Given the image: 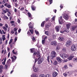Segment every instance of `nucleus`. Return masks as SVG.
Segmentation results:
<instances>
[{"label": "nucleus", "mask_w": 77, "mask_h": 77, "mask_svg": "<svg viewBox=\"0 0 77 77\" xmlns=\"http://www.w3.org/2000/svg\"><path fill=\"white\" fill-rule=\"evenodd\" d=\"M47 60L48 62H50V56H48L47 57Z\"/></svg>", "instance_id": "58836bf2"}, {"label": "nucleus", "mask_w": 77, "mask_h": 77, "mask_svg": "<svg viewBox=\"0 0 77 77\" xmlns=\"http://www.w3.org/2000/svg\"><path fill=\"white\" fill-rule=\"evenodd\" d=\"M63 75H64V77H67V73H63Z\"/></svg>", "instance_id": "a19ab883"}, {"label": "nucleus", "mask_w": 77, "mask_h": 77, "mask_svg": "<svg viewBox=\"0 0 77 77\" xmlns=\"http://www.w3.org/2000/svg\"><path fill=\"white\" fill-rule=\"evenodd\" d=\"M52 75L54 77H56V76L57 75V73L56 72H54L53 73Z\"/></svg>", "instance_id": "6ab92c4d"}, {"label": "nucleus", "mask_w": 77, "mask_h": 77, "mask_svg": "<svg viewBox=\"0 0 77 77\" xmlns=\"http://www.w3.org/2000/svg\"><path fill=\"white\" fill-rule=\"evenodd\" d=\"M31 50V53H33V52H35V49L34 48H32L30 49Z\"/></svg>", "instance_id": "c85d7f7f"}, {"label": "nucleus", "mask_w": 77, "mask_h": 77, "mask_svg": "<svg viewBox=\"0 0 77 77\" xmlns=\"http://www.w3.org/2000/svg\"><path fill=\"white\" fill-rule=\"evenodd\" d=\"M12 41H13V39H11L9 42V44L10 45L11 48H14V45H13V44H14V45H15V43H14V42H12V44H11V43H12Z\"/></svg>", "instance_id": "20e7f679"}, {"label": "nucleus", "mask_w": 77, "mask_h": 77, "mask_svg": "<svg viewBox=\"0 0 77 77\" xmlns=\"http://www.w3.org/2000/svg\"><path fill=\"white\" fill-rule=\"evenodd\" d=\"M56 55V52L55 51H53L52 52L51 54V59H53V57H55Z\"/></svg>", "instance_id": "7ed1b4c3"}, {"label": "nucleus", "mask_w": 77, "mask_h": 77, "mask_svg": "<svg viewBox=\"0 0 77 77\" xmlns=\"http://www.w3.org/2000/svg\"><path fill=\"white\" fill-rule=\"evenodd\" d=\"M17 30H18V29L15 28L14 29V32H17Z\"/></svg>", "instance_id": "49530a36"}, {"label": "nucleus", "mask_w": 77, "mask_h": 77, "mask_svg": "<svg viewBox=\"0 0 77 77\" xmlns=\"http://www.w3.org/2000/svg\"><path fill=\"white\" fill-rule=\"evenodd\" d=\"M51 45L55 46L56 45H57V43H56V41H52L51 43Z\"/></svg>", "instance_id": "9b49d317"}, {"label": "nucleus", "mask_w": 77, "mask_h": 77, "mask_svg": "<svg viewBox=\"0 0 77 77\" xmlns=\"http://www.w3.org/2000/svg\"><path fill=\"white\" fill-rule=\"evenodd\" d=\"M34 54V59H35V55H36L37 57H39L40 56H41V54L40 53L38 52V53H34L33 54Z\"/></svg>", "instance_id": "9d476101"}, {"label": "nucleus", "mask_w": 77, "mask_h": 77, "mask_svg": "<svg viewBox=\"0 0 77 77\" xmlns=\"http://www.w3.org/2000/svg\"><path fill=\"white\" fill-rule=\"evenodd\" d=\"M71 44V41H67L66 44V47H69V46Z\"/></svg>", "instance_id": "1a4fd4ad"}, {"label": "nucleus", "mask_w": 77, "mask_h": 77, "mask_svg": "<svg viewBox=\"0 0 77 77\" xmlns=\"http://www.w3.org/2000/svg\"><path fill=\"white\" fill-rule=\"evenodd\" d=\"M28 26L29 27V29H33V25L32 24V23L30 22L28 24Z\"/></svg>", "instance_id": "f8f14e48"}, {"label": "nucleus", "mask_w": 77, "mask_h": 77, "mask_svg": "<svg viewBox=\"0 0 77 77\" xmlns=\"http://www.w3.org/2000/svg\"><path fill=\"white\" fill-rule=\"evenodd\" d=\"M28 15L29 18H30V19H33V18H32V17H31V14L30 13H28Z\"/></svg>", "instance_id": "4be33fe9"}, {"label": "nucleus", "mask_w": 77, "mask_h": 77, "mask_svg": "<svg viewBox=\"0 0 77 77\" xmlns=\"http://www.w3.org/2000/svg\"><path fill=\"white\" fill-rule=\"evenodd\" d=\"M3 29L4 30L5 32L7 31V28H6L5 26H3Z\"/></svg>", "instance_id": "2f4dec72"}, {"label": "nucleus", "mask_w": 77, "mask_h": 77, "mask_svg": "<svg viewBox=\"0 0 77 77\" xmlns=\"http://www.w3.org/2000/svg\"><path fill=\"white\" fill-rule=\"evenodd\" d=\"M53 38L54 39L55 38H56V35H52Z\"/></svg>", "instance_id": "c9c22d12"}, {"label": "nucleus", "mask_w": 77, "mask_h": 77, "mask_svg": "<svg viewBox=\"0 0 77 77\" xmlns=\"http://www.w3.org/2000/svg\"><path fill=\"white\" fill-rule=\"evenodd\" d=\"M50 2V5H51L52 3H53V0H49Z\"/></svg>", "instance_id": "3c124183"}, {"label": "nucleus", "mask_w": 77, "mask_h": 77, "mask_svg": "<svg viewBox=\"0 0 77 77\" xmlns=\"http://www.w3.org/2000/svg\"><path fill=\"white\" fill-rule=\"evenodd\" d=\"M4 17L5 18H6V20H8V19H9V18H8V17L6 16H4Z\"/></svg>", "instance_id": "13d9d810"}, {"label": "nucleus", "mask_w": 77, "mask_h": 77, "mask_svg": "<svg viewBox=\"0 0 77 77\" xmlns=\"http://www.w3.org/2000/svg\"><path fill=\"white\" fill-rule=\"evenodd\" d=\"M60 56L62 57L63 59H65L68 57V55L65 53L60 54Z\"/></svg>", "instance_id": "f03ea898"}, {"label": "nucleus", "mask_w": 77, "mask_h": 77, "mask_svg": "<svg viewBox=\"0 0 77 77\" xmlns=\"http://www.w3.org/2000/svg\"><path fill=\"white\" fill-rule=\"evenodd\" d=\"M29 31L31 32V34H33V29H30Z\"/></svg>", "instance_id": "ea45409f"}, {"label": "nucleus", "mask_w": 77, "mask_h": 77, "mask_svg": "<svg viewBox=\"0 0 77 77\" xmlns=\"http://www.w3.org/2000/svg\"><path fill=\"white\" fill-rule=\"evenodd\" d=\"M12 53H13V54H17V53L16 52H14V50H13L12 51Z\"/></svg>", "instance_id": "8fccbe9b"}, {"label": "nucleus", "mask_w": 77, "mask_h": 77, "mask_svg": "<svg viewBox=\"0 0 77 77\" xmlns=\"http://www.w3.org/2000/svg\"><path fill=\"white\" fill-rule=\"evenodd\" d=\"M56 59L57 60V61L59 62V63H61L62 62V60L60 59L59 57H57Z\"/></svg>", "instance_id": "4468645a"}, {"label": "nucleus", "mask_w": 77, "mask_h": 77, "mask_svg": "<svg viewBox=\"0 0 77 77\" xmlns=\"http://www.w3.org/2000/svg\"><path fill=\"white\" fill-rule=\"evenodd\" d=\"M55 30L57 32H59L60 30V27L58 26H57L55 27Z\"/></svg>", "instance_id": "ddd939ff"}, {"label": "nucleus", "mask_w": 77, "mask_h": 77, "mask_svg": "<svg viewBox=\"0 0 77 77\" xmlns=\"http://www.w3.org/2000/svg\"><path fill=\"white\" fill-rule=\"evenodd\" d=\"M66 27L67 29H69L70 26H71V23H69L66 25Z\"/></svg>", "instance_id": "412c9836"}, {"label": "nucleus", "mask_w": 77, "mask_h": 77, "mask_svg": "<svg viewBox=\"0 0 77 77\" xmlns=\"http://www.w3.org/2000/svg\"><path fill=\"white\" fill-rule=\"evenodd\" d=\"M76 27H77V26H72L71 27V30L72 31H74V30H75V29H76Z\"/></svg>", "instance_id": "dca6fc26"}, {"label": "nucleus", "mask_w": 77, "mask_h": 77, "mask_svg": "<svg viewBox=\"0 0 77 77\" xmlns=\"http://www.w3.org/2000/svg\"><path fill=\"white\" fill-rule=\"evenodd\" d=\"M53 64L54 65H57V62L56 61H55L53 63Z\"/></svg>", "instance_id": "72a5a7b5"}, {"label": "nucleus", "mask_w": 77, "mask_h": 77, "mask_svg": "<svg viewBox=\"0 0 77 77\" xmlns=\"http://www.w3.org/2000/svg\"><path fill=\"white\" fill-rule=\"evenodd\" d=\"M55 18H56V16H54L52 18V20L53 21H54V20L55 19Z\"/></svg>", "instance_id": "37998d69"}, {"label": "nucleus", "mask_w": 77, "mask_h": 77, "mask_svg": "<svg viewBox=\"0 0 77 77\" xmlns=\"http://www.w3.org/2000/svg\"><path fill=\"white\" fill-rule=\"evenodd\" d=\"M19 9H20V11H22L24 10V7H23L22 6H20L19 8Z\"/></svg>", "instance_id": "b1692460"}, {"label": "nucleus", "mask_w": 77, "mask_h": 77, "mask_svg": "<svg viewBox=\"0 0 77 77\" xmlns=\"http://www.w3.org/2000/svg\"><path fill=\"white\" fill-rule=\"evenodd\" d=\"M14 58H13V57H11V59H12V62H14L15 61V59H17V57H16V56H14Z\"/></svg>", "instance_id": "aec40b11"}, {"label": "nucleus", "mask_w": 77, "mask_h": 77, "mask_svg": "<svg viewBox=\"0 0 77 77\" xmlns=\"http://www.w3.org/2000/svg\"><path fill=\"white\" fill-rule=\"evenodd\" d=\"M71 50L73 51H75L77 50V48L74 45H72L71 47Z\"/></svg>", "instance_id": "423d86ee"}, {"label": "nucleus", "mask_w": 77, "mask_h": 77, "mask_svg": "<svg viewBox=\"0 0 77 77\" xmlns=\"http://www.w3.org/2000/svg\"><path fill=\"white\" fill-rule=\"evenodd\" d=\"M39 57L38 59L35 58V63L37 61H38V64H39V65H40V64H41V63H42V62L43 61V60H44V58H43V57H42L41 58H40Z\"/></svg>", "instance_id": "f257e3e1"}, {"label": "nucleus", "mask_w": 77, "mask_h": 77, "mask_svg": "<svg viewBox=\"0 0 77 77\" xmlns=\"http://www.w3.org/2000/svg\"><path fill=\"white\" fill-rule=\"evenodd\" d=\"M73 60L74 62H76L77 61V58H75L73 59Z\"/></svg>", "instance_id": "7c9ffc66"}, {"label": "nucleus", "mask_w": 77, "mask_h": 77, "mask_svg": "<svg viewBox=\"0 0 77 77\" xmlns=\"http://www.w3.org/2000/svg\"><path fill=\"white\" fill-rule=\"evenodd\" d=\"M17 37L15 38L14 39V43H15V42L17 41Z\"/></svg>", "instance_id": "de8ad7c7"}, {"label": "nucleus", "mask_w": 77, "mask_h": 77, "mask_svg": "<svg viewBox=\"0 0 77 77\" xmlns=\"http://www.w3.org/2000/svg\"><path fill=\"white\" fill-rule=\"evenodd\" d=\"M2 38L3 41H4V40L6 39V38H5V35H3Z\"/></svg>", "instance_id": "473e14b6"}, {"label": "nucleus", "mask_w": 77, "mask_h": 77, "mask_svg": "<svg viewBox=\"0 0 77 77\" xmlns=\"http://www.w3.org/2000/svg\"><path fill=\"white\" fill-rule=\"evenodd\" d=\"M45 75L44 74H41L39 75V77H44Z\"/></svg>", "instance_id": "4c0bfd02"}, {"label": "nucleus", "mask_w": 77, "mask_h": 77, "mask_svg": "<svg viewBox=\"0 0 77 77\" xmlns=\"http://www.w3.org/2000/svg\"><path fill=\"white\" fill-rule=\"evenodd\" d=\"M3 12H4V13H6V12H7V11H6V10H3Z\"/></svg>", "instance_id": "e2e57ef3"}, {"label": "nucleus", "mask_w": 77, "mask_h": 77, "mask_svg": "<svg viewBox=\"0 0 77 77\" xmlns=\"http://www.w3.org/2000/svg\"><path fill=\"white\" fill-rule=\"evenodd\" d=\"M11 32L12 34H14V30H11Z\"/></svg>", "instance_id": "774afa93"}, {"label": "nucleus", "mask_w": 77, "mask_h": 77, "mask_svg": "<svg viewBox=\"0 0 77 77\" xmlns=\"http://www.w3.org/2000/svg\"><path fill=\"white\" fill-rule=\"evenodd\" d=\"M6 3V0H3V1H2V4H4Z\"/></svg>", "instance_id": "5fc2aeb1"}, {"label": "nucleus", "mask_w": 77, "mask_h": 77, "mask_svg": "<svg viewBox=\"0 0 77 77\" xmlns=\"http://www.w3.org/2000/svg\"><path fill=\"white\" fill-rule=\"evenodd\" d=\"M60 49V48L59 47V46H57L56 48V50H59Z\"/></svg>", "instance_id": "e433bc0d"}, {"label": "nucleus", "mask_w": 77, "mask_h": 77, "mask_svg": "<svg viewBox=\"0 0 77 77\" xmlns=\"http://www.w3.org/2000/svg\"><path fill=\"white\" fill-rule=\"evenodd\" d=\"M69 60H68V59L67 60H64V62H68V61Z\"/></svg>", "instance_id": "603ef678"}, {"label": "nucleus", "mask_w": 77, "mask_h": 77, "mask_svg": "<svg viewBox=\"0 0 77 77\" xmlns=\"http://www.w3.org/2000/svg\"><path fill=\"white\" fill-rule=\"evenodd\" d=\"M74 57V55L72 54H71L70 55L69 57L67 58L68 60H70L72 59Z\"/></svg>", "instance_id": "2eb2a0df"}, {"label": "nucleus", "mask_w": 77, "mask_h": 77, "mask_svg": "<svg viewBox=\"0 0 77 77\" xmlns=\"http://www.w3.org/2000/svg\"><path fill=\"white\" fill-rule=\"evenodd\" d=\"M31 77H37V75L36 74H32L31 75Z\"/></svg>", "instance_id": "5701e85b"}, {"label": "nucleus", "mask_w": 77, "mask_h": 77, "mask_svg": "<svg viewBox=\"0 0 77 77\" xmlns=\"http://www.w3.org/2000/svg\"><path fill=\"white\" fill-rule=\"evenodd\" d=\"M48 31H46L45 32V34H46V35H48Z\"/></svg>", "instance_id": "bf43d9fd"}, {"label": "nucleus", "mask_w": 77, "mask_h": 77, "mask_svg": "<svg viewBox=\"0 0 77 77\" xmlns=\"http://www.w3.org/2000/svg\"><path fill=\"white\" fill-rule=\"evenodd\" d=\"M64 68L65 69H67V68H68V67H67V66H66V65H65L64 66Z\"/></svg>", "instance_id": "864d4df0"}, {"label": "nucleus", "mask_w": 77, "mask_h": 77, "mask_svg": "<svg viewBox=\"0 0 77 77\" xmlns=\"http://www.w3.org/2000/svg\"><path fill=\"white\" fill-rule=\"evenodd\" d=\"M48 28H49V26L48 25H47L46 26V29L47 30H48Z\"/></svg>", "instance_id": "09e8293b"}, {"label": "nucleus", "mask_w": 77, "mask_h": 77, "mask_svg": "<svg viewBox=\"0 0 77 77\" xmlns=\"http://www.w3.org/2000/svg\"><path fill=\"white\" fill-rule=\"evenodd\" d=\"M10 54H11V53H10V52H9L8 54V57H9V56H10Z\"/></svg>", "instance_id": "0e129e2a"}, {"label": "nucleus", "mask_w": 77, "mask_h": 77, "mask_svg": "<svg viewBox=\"0 0 77 77\" xmlns=\"http://www.w3.org/2000/svg\"><path fill=\"white\" fill-rule=\"evenodd\" d=\"M10 67V65H8V64H7L6 65H5V69H7L8 67Z\"/></svg>", "instance_id": "bb28decb"}, {"label": "nucleus", "mask_w": 77, "mask_h": 77, "mask_svg": "<svg viewBox=\"0 0 77 77\" xmlns=\"http://www.w3.org/2000/svg\"><path fill=\"white\" fill-rule=\"evenodd\" d=\"M32 39V41H35V37L32 36L31 37Z\"/></svg>", "instance_id": "79ce46f5"}, {"label": "nucleus", "mask_w": 77, "mask_h": 77, "mask_svg": "<svg viewBox=\"0 0 77 77\" xmlns=\"http://www.w3.org/2000/svg\"><path fill=\"white\" fill-rule=\"evenodd\" d=\"M63 51H64V52H65V51H66V49L65 48H63Z\"/></svg>", "instance_id": "4d7b16f0"}, {"label": "nucleus", "mask_w": 77, "mask_h": 77, "mask_svg": "<svg viewBox=\"0 0 77 77\" xmlns=\"http://www.w3.org/2000/svg\"><path fill=\"white\" fill-rule=\"evenodd\" d=\"M45 77H51V75L50 74H47V75H46L45 76Z\"/></svg>", "instance_id": "cd10ccee"}, {"label": "nucleus", "mask_w": 77, "mask_h": 77, "mask_svg": "<svg viewBox=\"0 0 77 77\" xmlns=\"http://www.w3.org/2000/svg\"><path fill=\"white\" fill-rule=\"evenodd\" d=\"M5 10H6V11H7V12H9V9H6Z\"/></svg>", "instance_id": "69168bd1"}, {"label": "nucleus", "mask_w": 77, "mask_h": 77, "mask_svg": "<svg viewBox=\"0 0 77 77\" xmlns=\"http://www.w3.org/2000/svg\"><path fill=\"white\" fill-rule=\"evenodd\" d=\"M12 0L13 2H15L16 3V2H17V0Z\"/></svg>", "instance_id": "052dcab7"}, {"label": "nucleus", "mask_w": 77, "mask_h": 77, "mask_svg": "<svg viewBox=\"0 0 77 77\" xmlns=\"http://www.w3.org/2000/svg\"><path fill=\"white\" fill-rule=\"evenodd\" d=\"M3 69V66L2 65H1L0 66V69Z\"/></svg>", "instance_id": "c03bdc74"}, {"label": "nucleus", "mask_w": 77, "mask_h": 77, "mask_svg": "<svg viewBox=\"0 0 77 77\" xmlns=\"http://www.w3.org/2000/svg\"><path fill=\"white\" fill-rule=\"evenodd\" d=\"M45 23V21H44V22H42V23L41 24V27H44V25Z\"/></svg>", "instance_id": "393cba45"}, {"label": "nucleus", "mask_w": 77, "mask_h": 77, "mask_svg": "<svg viewBox=\"0 0 77 77\" xmlns=\"http://www.w3.org/2000/svg\"><path fill=\"white\" fill-rule=\"evenodd\" d=\"M14 11L15 12H17V9L15 8L14 9Z\"/></svg>", "instance_id": "338daca9"}, {"label": "nucleus", "mask_w": 77, "mask_h": 77, "mask_svg": "<svg viewBox=\"0 0 77 77\" xmlns=\"http://www.w3.org/2000/svg\"><path fill=\"white\" fill-rule=\"evenodd\" d=\"M63 16V18L66 20H68V16L66 14L64 13L62 14Z\"/></svg>", "instance_id": "0eeeda50"}, {"label": "nucleus", "mask_w": 77, "mask_h": 77, "mask_svg": "<svg viewBox=\"0 0 77 77\" xmlns=\"http://www.w3.org/2000/svg\"><path fill=\"white\" fill-rule=\"evenodd\" d=\"M35 33H36V34L37 35H38V34H39V32L36 31V30H35Z\"/></svg>", "instance_id": "a18cd8bd"}, {"label": "nucleus", "mask_w": 77, "mask_h": 77, "mask_svg": "<svg viewBox=\"0 0 77 77\" xmlns=\"http://www.w3.org/2000/svg\"><path fill=\"white\" fill-rule=\"evenodd\" d=\"M59 21L60 24H63V23L64 22V20H63L62 19V16H60V17H59Z\"/></svg>", "instance_id": "39448f33"}, {"label": "nucleus", "mask_w": 77, "mask_h": 77, "mask_svg": "<svg viewBox=\"0 0 77 77\" xmlns=\"http://www.w3.org/2000/svg\"><path fill=\"white\" fill-rule=\"evenodd\" d=\"M33 71L34 72H38V71H39V68H38V66L34 67V66H33Z\"/></svg>", "instance_id": "6e6552de"}, {"label": "nucleus", "mask_w": 77, "mask_h": 77, "mask_svg": "<svg viewBox=\"0 0 77 77\" xmlns=\"http://www.w3.org/2000/svg\"><path fill=\"white\" fill-rule=\"evenodd\" d=\"M7 8H10L11 7V5L8 4V5H7Z\"/></svg>", "instance_id": "6e6d98bb"}, {"label": "nucleus", "mask_w": 77, "mask_h": 77, "mask_svg": "<svg viewBox=\"0 0 77 77\" xmlns=\"http://www.w3.org/2000/svg\"><path fill=\"white\" fill-rule=\"evenodd\" d=\"M58 40H60V41H62L63 40V37H59L58 38Z\"/></svg>", "instance_id": "a878e982"}, {"label": "nucleus", "mask_w": 77, "mask_h": 77, "mask_svg": "<svg viewBox=\"0 0 77 77\" xmlns=\"http://www.w3.org/2000/svg\"><path fill=\"white\" fill-rule=\"evenodd\" d=\"M17 22L18 23H20L21 21H20V19H18Z\"/></svg>", "instance_id": "680f3d73"}, {"label": "nucleus", "mask_w": 77, "mask_h": 77, "mask_svg": "<svg viewBox=\"0 0 77 77\" xmlns=\"http://www.w3.org/2000/svg\"><path fill=\"white\" fill-rule=\"evenodd\" d=\"M45 42V40H42V44H44Z\"/></svg>", "instance_id": "f704fd0d"}, {"label": "nucleus", "mask_w": 77, "mask_h": 77, "mask_svg": "<svg viewBox=\"0 0 77 77\" xmlns=\"http://www.w3.org/2000/svg\"><path fill=\"white\" fill-rule=\"evenodd\" d=\"M32 9V11H35V9H36V8H35V7L33 6L31 7Z\"/></svg>", "instance_id": "c756f323"}, {"label": "nucleus", "mask_w": 77, "mask_h": 77, "mask_svg": "<svg viewBox=\"0 0 77 77\" xmlns=\"http://www.w3.org/2000/svg\"><path fill=\"white\" fill-rule=\"evenodd\" d=\"M72 74V72L71 71H69L67 72V75L68 76H71Z\"/></svg>", "instance_id": "a211bd4d"}, {"label": "nucleus", "mask_w": 77, "mask_h": 77, "mask_svg": "<svg viewBox=\"0 0 77 77\" xmlns=\"http://www.w3.org/2000/svg\"><path fill=\"white\" fill-rule=\"evenodd\" d=\"M7 64H8V65H11V59H9L7 61Z\"/></svg>", "instance_id": "f3484780"}]
</instances>
